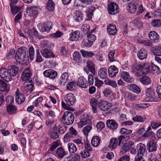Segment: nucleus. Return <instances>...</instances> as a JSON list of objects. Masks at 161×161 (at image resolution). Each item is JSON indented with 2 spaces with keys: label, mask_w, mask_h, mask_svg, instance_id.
<instances>
[{
  "label": "nucleus",
  "mask_w": 161,
  "mask_h": 161,
  "mask_svg": "<svg viewBox=\"0 0 161 161\" xmlns=\"http://www.w3.org/2000/svg\"><path fill=\"white\" fill-rule=\"evenodd\" d=\"M140 3V0H135L130 3L127 7L128 11L130 13H134Z\"/></svg>",
  "instance_id": "6"
},
{
  "label": "nucleus",
  "mask_w": 161,
  "mask_h": 161,
  "mask_svg": "<svg viewBox=\"0 0 161 161\" xmlns=\"http://www.w3.org/2000/svg\"><path fill=\"white\" fill-rule=\"evenodd\" d=\"M54 122V120L53 119H46L45 123L46 125L49 127L51 126L52 125H53Z\"/></svg>",
  "instance_id": "59"
},
{
  "label": "nucleus",
  "mask_w": 161,
  "mask_h": 161,
  "mask_svg": "<svg viewBox=\"0 0 161 161\" xmlns=\"http://www.w3.org/2000/svg\"><path fill=\"white\" fill-rule=\"evenodd\" d=\"M43 74L46 77L54 79L57 76V73L53 70L48 69L44 72Z\"/></svg>",
  "instance_id": "12"
},
{
  "label": "nucleus",
  "mask_w": 161,
  "mask_h": 161,
  "mask_svg": "<svg viewBox=\"0 0 161 161\" xmlns=\"http://www.w3.org/2000/svg\"><path fill=\"white\" fill-rule=\"evenodd\" d=\"M38 8L36 6H32L30 7L28 10L30 16L34 17H36L38 14Z\"/></svg>",
  "instance_id": "24"
},
{
  "label": "nucleus",
  "mask_w": 161,
  "mask_h": 161,
  "mask_svg": "<svg viewBox=\"0 0 161 161\" xmlns=\"http://www.w3.org/2000/svg\"><path fill=\"white\" fill-rule=\"evenodd\" d=\"M150 72H153L154 74H158L160 72V69L158 66L155 65L154 64H152L150 67Z\"/></svg>",
  "instance_id": "46"
},
{
  "label": "nucleus",
  "mask_w": 161,
  "mask_h": 161,
  "mask_svg": "<svg viewBox=\"0 0 161 161\" xmlns=\"http://www.w3.org/2000/svg\"><path fill=\"white\" fill-rule=\"evenodd\" d=\"M83 17V13L82 11L80 10L76 11L75 17V21L80 22L82 20Z\"/></svg>",
  "instance_id": "36"
},
{
  "label": "nucleus",
  "mask_w": 161,
  "mask_h": 161,
  "mask_svg": "<svg viewBox=\"0 0 161 161\" xmlns=\"http://www.w3.org/2000/svg\"><path fill=\"white\" fill-rule=\"evenodd\" d=\"M64 99L66 103L62 102V107L64 109L71 111H73L74 109L71 106L74 105L76 102V98L75 95L71 93H69L65 95Z\"/></svg>",
  "instance_id": "2"
},
{
  "label": "nucleus",
  "mask_w": 161,
  "mask_h": 161,
  "mask_svg": "<svg viewBox=\"0 0 161 161\" xmlns=\"http://www.w3.org/2000/svg\"><path fill=\"white\" fill-rule=\"evenodd\" d=\"M105 127L104 123L102 121L98 122L97 125L96 127L98 132L101 131Z\"/></svg>",
  "instance_id": "52"
},
{
  "label": "nucleus",
  "mask_w": 161,
  "mask_h": 161,
  "mask_svg": "<svg viewBox=\"0 0 161 161\" xmlns=\"http://www.w3.org/2000/svg\"><path fill=\"white\" fill-rule=\"evenodd\" d=\"M82 44L84 47H90L92 45V42L87 39L84 40Z\"/></svg>",
  "instance_id": "63"
},
{
  "label": "nucleus",
  "mask_w": 161,
  "mask_h": 161,
  "mask_svg": "<svg viewBox=\"0 0 161 161\" xmlns=\"http://www.w3.org/2000/svg\"><path fill=\"white\" fill-rule=\"evenodd\" d=\"M75 81H70L69 82L66 86L67 89L70 90L73 89V86L76 85V83Z\"/></svg>",
  "instance_id": "58"
},
{
  "label": "nucleus",
  "mask_w": 161,
  "mask_h": 161,
  "mask_svg": "<svg viewBox=\"0 0 161 161\" xmlns=\"http://www.w3.org/2000/svg\"><path fill=\"white\" fill-rule=\"evenodd\" d=\"M132 120L135 122H142L144 120V119L140 115H137L132 118Z\"/></svg>",
  "instance_id": "55"
},
{
  "label": "nucleus",
  "mask_w": 161,
  "mask_h": 161,
  "mask_svg": "<svg viewBox=\"0 0 161 161\" xmlns=\"http://www.w3.org/2000/svg\"><path fill=\"white\" fill-rule=\"evenodd\" d=\"M16 102L19 104H21L25 101V97L24 94L20 93H19L18 91L16 92Z\"/></svg>",
  "instance_id": "20"
},
{
  "label": "nucleus",
  "mask_w": 161,
  "mask_h": 161,
  "mask_svg": "<svg viewBox=\"0 0 161 161\" xmlns=\"http://www.w3.org/2000/svg\"><path fill=\"white\" fill-rule=\"evenodd\" d=\"M62 119L64 120L63 122L64 124L69 125L73 123L75 116L71 112L67 111L64 112L62 117Z\"/></svg>",
  "instance_id": "4"
},
{
  "label": "nucleus",
  "mask_w": 161,
  "mask_h": 161,
  "mask_svg": "<svg viewBox=\"0 0 161 161\" xmlns=\"http://www.w3.org/2000/svg\"><path fill=\"white\" fill-rule=\"evenodd\" d=\"M136 148L138 153L143 155L145 152L146 147L143 144L140 143L137 145Z\"/></svg>",
  "instance_id": "37"
},
{
  "label": "nucleus",
  "mask_w": 161,
  "mask_h": 161,
  "mask_svg": "<svg viewBox=\"0 0 161 161\" xmlns=\"http://www.w3.org/2000/svg\"><path fill=\"white\" fill-rule=\"evenodd\" d=\"M108 71L109 76L113 78L118 74V69L115 66H111L108 68Z\"/></svg>",
  "instance_id": "18"
},
{
  "label": "nucleus",
  "mask_w": 161,
  "mask_h": 161,
  "mask_svg": "<svg viewBox=\"0 0 161 161\" xmlns=\"http://www.w3.org/2000/svg\"><path fill=\"white\" fill-rule=\"evenodd\" d=\"M41 53L42 56L46 58H52L55 57V54L51 50L45 48L41 50Z\"/></svg>",
  "instance_id": "13"
},
{
  "label": "nucleus",
  "mask_w": 161,
  "mask_h": 161,
  "mask_svg": "<svg viewBox=\"0 0 161 161\" xmlns=\"http://www.w3.org/2000/svg\"><path fill=\"white\" fill-rule=\"evenodd\" d=\"M111 103L103 100H101L98 103V108L103 111L108 110L111 108Z\"/></svg>",
  "instance_id": "8"
},
{
  "label": "nucleus",
  "mask_w": 161,
  "mask_h": 161,
  "mask_svg": "<svg viewBox=\"0 0 161 161\" xmlns=\"http://www.w3.org/2000/svg\"><path fill=\"white\" fill-rule=\"evenodd\" d=\"M125 95V98L130 101L134 100L136 98L135 96L131 93L126 92Z\"/></svg>",
  "instance_id": "45"
},
{
  "label": "nucleus",
  "mask_w": 161,
  "mask_h": 161,
  "mask_svg": "<svg viewBox=\"0 0 161 161\" xmlns=\"http://www.w3.org/2000/svg\"><path fill=\"white\" fill-rule=\"evenodd\" d=\"M134 145V142H128L123 144L121 148V151L125 153L129 149L131 148Z\"/></svg>",
  "instance_id": "23"
},
{
  "label": "nucleus",
  "mask_w": 161,
  "mask_h": 161,
  "mask_svg": "<svg viewBox=\"0 0 161 161\" xmlns=\"http://www.w3.org/2000/svg\"><path fill=\"white\" fill-rule=\"evenodd\" d=\"M66 155V151L61 147L58 148L56 151L55 156L58 158H62Z\"/></svg>",
  "instance_id": "14"
},
{
  "label": "nucleus",
  "mask_w": 161,
  "mask_h": 161,
  "mask_svg": "<svg viewBox=\"0 0 161 161\" xmlns=\"http://www.w3.org/2000/svg\"><path fill=\"white\" fill-rule=\"evenodd\" d=\"M55 8V3L53 1L49 0L47 2L46 6L47 8L50 11H52L54 10Z\"/></svg>",
  "instance_id": "40"
},
{
  "label": "nucleus",
  "mask_w": 161,
  "mask_h": 161,
  "mask_svg": "<svg viewBox=\"0 0 161 161\" xmlns=\"http://www.w3.org/2000/svg\"><path fill=\"white\" fill-rule=\"evenodd\" d=\"M29 57L30 60L33 59L35 56V52L34 48L32 47H30L29 50Z\"/></svg>",
  "instance_id": "50"
},
{
  "label": "nucleus",
  "mask_w": 161,
  "mask_h": 161,
  "mask_svg": "<svg viewBox=\"0 0 161 161\" xmlns=\"http://www.w3.org/2000/svg\"><path fill=\"white\" fill-rule=\"evenodd\" d=\"M95 65L94 63L91 61H88L86 64V65L85 68H84V70L85 72L88 74L91 72L92 74H90L88 75V80H93L94 78L95 80H100L95 75Z\"/></svg>",
  "instance_id": "3"
},
{
  "label": "nucleus",
  "mask_w": 161,
  "mask_h": 161,
  "mask_svg": "<svg viewBox=\"0 0 161 161\" xmlns=\"http://www.w3.org/2000/svg\"><path fill=\"white\" fill-rule=\"evenodd\" d=\"M66 130V127L64 125H59L58 127V130L61 134H64Z\"/></svg>",
  "instance_id": "56"
},
{
  "label": "nucleus",
  "mask_w": 161,
  "mask_h": 161,
  "mask_svg": "<svg viewBox=\"0 0 161 161\" xmlns=\"http://www.w3.org/2000/svg\"><path fill=\"white\" fill-rule=\"evenodd\" d=\"M80 52L82 56L84 57H92L95 55V54L92 52H88L83 49H81Z\"/></svg>",
  "instance_id": "33"
},
{
  "label": "nucleus",
  "mask_w": 161,
  "mask_h": 161,
  "mask_svg": "<svg viewBox=\"0 0 161 161\" xmlns=\"http://www.w3.org/2000/svg\"><path fill=\"white\" fill-rule=\"evenodd\" d=\"M92 129V126L90 125H87L84 128L83 132L85 135H87L91 129Z\"/></svg>",
  "instance_id": "57"
},
{
  "label": "nucleus",
  "mask_w": 161,
  "mask_h": 161,
  "mask_svg": "<svg viewBox=\"0 0 161 161\" xmlns=\"http://www.w3.org/2000/svg\"><path fill=\"white\" fill-rule=\"evenodd\" d=\"M52 23L50 22L42 24H39V29L41 31L49 32L52 28Z\"/></svg>",
  "instance_id": "9"
},
{
  "label": "nucleus",
  "mask_w": 161,
  "mask_h": 161,
  "mask_svg": "<svg viewBox=\"0 0 161 161\" xmlns=\"http://www.w3.org/2000/svg\"><path fill=\"white\" fill-rule=\"evenodd\" d=\"M90 26L87 24L83 25L81 27V29L85 34H86L89 30Z\"/></svg>",
  "instance_id": "53"
},
{
  "label": "nucleus",
  "mask_w": 161,
  "mask_h": 161,
  "mask_svg": "<svg viewBox=\"0 0 161 161\" xmlns=\"http://www.w3.org/2000/svg\"><path fill=\"white\" fill-rule=\"evenodd\" d=\"M91 123V120L90 119L88 118H86L80 120L78 123V125L80 127H82L87 124H90Z\"/></svg>",
  "instance_id": "35"
},
{
  "label": "nucleus",
  "mask_w": 161,
  "mask_h": 161,
  "mask_svg": "<svg viewBox=\"0 0 161 161\" xmlns=\"http://www.w3.org/2000/svg\"><path fill=\"white\" fill-rule=\"evenodd\" d=\"M156 145L157 144L154 140H151L147 143V149L149 152H155L157 150Z\"/></svg>",
  "instance_id": "11"
},
{
  "label": "nucleus",
  "mask_w": 161,
  "mask_h": 161,
  "mask_svg": "<svg viewBox=\"0 0 161 161\" xmlns=\"http://www.w3.org/2000/svg\"><path fill=\"white\" fill-rule=\"evenodd\" d=\"M16 61L22 65L27 66L29 63L28 50L24 47L19 48L15 55Z\"/></svg>",
  "instance_id": "1"
},
{
  "label": "nucleus",
  "mask_w": 161,
  "mask_h": 161,
  "mask_svg": "<svg viewBox=\"0 0 161 161\" xmlns=\"http://www.w3.org/2000/svg\"><path fill=\"white\" fill-rule=\"evenodd\" d=\"M76 84L81 88H85L87 87L88 83L87 81H77Z\"/></svg>",
  "instance_id": "47"
},
{
  "label": "nucleus",
  "mask_w": 161,
  "mask_h": 161,
  "mask_svg": "<svg viewBox=\"0 0 161 161\" xmlns=\"http://www.w3.org/2000/svg\"><path fill=\"white\" fill-rule=\"evenodd\" d=\"M127 88L129 90L136 94H139L141 92V89L139 87L135 84L129 85L127 86Z\"/></svg>",
  "instance_id": "25"
},
{
  "label": "nucleus",
  "mask_w": 161,
  "mask_h": 161,
  "mask_svg": "<svg viewBox=\"0 0 161 161\" xmlns=\"http://www.w3.org/2000/svg\"><path fill=\"white\" fill-rule=\"evenodd\" d=\"M150 66L147 63L138 65L136 67V69L138 71H141L142 74H147L150 72Z\"/></svg>",
  "instance_id": "7"
},
{
  "label": "nucleus",
  "mask_w": 161,
  "mask_h": 161,
  "mask_svg": "<svg viewBox=\"0 0 161 161\" xmlns=\"http://www.w3.org/2000/svg\"><path fill=\"white\" fill-rule=\"evenodd\" d=\"M149 36L153 42H157L159 41V35L154 31H151L149 33Z\"/></svg>",
  "instance_id": "19"
},
{
  "label": "nucleus",
  "mask_w": 161,
  "mask_h": 161,
  "mask_svg": "<svg viewBox=\"0 0 161 161\" xmlns=\"http://www.w3.org/2000/svg\"><path fill=\"white\" fill-rule=\"evenodd\" d=\"M118 145V139L116 138H111L110 140L108 147L110 150H113L116 148Z\"/></svg>",
  "instance_id": "17"
},
{
  "label": "nucleus",
  "mask_w": 161,
  "mask_h": 161,
  "mask_svg": "<svg viewBox=\"0 0 161 161\" xmlns=\"http://www.w3.org/2000/svg\"><path fill=\"white\" fill-rule=\"evenodd\" d=\"M140 43L144 45L150 46L152 43V42L148 40H141Z\"/></svg>",
  "instance_id": "61"
},
{
  "label": "nucleus",
  "mask_w": 161,
  "mask_h": 161,
  "mask_svg": "<svg viewBox=\"0 0 161 161\" xmlns=\"http://www.w3.org/2000/svg\"><path fill=\"white\" fill-rule=\"evenodd\" d=\"M151 24L154 27H160L161 26V20L159 19H154L152 21Z\"/></svg>",
  "instance_id": "49"
},
{
  "label": "nucleus",
  "mask_w": 161,
  "mask_h": 161,
  "mask_svg": "<svg viewBox=\"0 0 161 161\" xmlns=\"http://www.w3.org/2000/svg\"><path fill=\"white\" fill-rule=\"evenodd\" d=\"M114 52L111 51L108 54V57L110 61L111 62H113L116 61L115 58L114 56Z\"/></svg>",
  "instance_id": "60"
},
{
  "label": "nucleus",
  "mask_w": 161,
  "mask_h": 161,
  "mask_svg": "<svg viewBox=\"0 0 161 161\" xmlns=\"http://www.w3.org/2000/svg\"><path fill=\"white\" fill-rule=\"evenodd\" d=\"M101 141V139L98 136H94L91 140V144L93 147H97L99 145Z\"/></svg>",
  "instance_id": "29"
},
{
  "label": "nucleus",
  "mask_w": 161,
  "mask_h": 161,
  "mask_svg": "<svg viewBox=\"0 0 161 161\" xmlns=\"http://www.w3.org/2000/svg\"><path fill=\"white\" fill-rule=\"evenodd\" d=\"M107 70L104 68H101L99 72V75L100 78L103 79H105V80H108V78H106Z\"/></svg>",
  "instance_id": "34"
},
{
  "label": "nucleus",
  "mask_w": 161,
  "mask_h": 161,
  "mask_svg": "<svg viewBox=\"0 0 161 161\" xmlns=\"http://www.w3.org/2000/svg\"><path fill=\"white\" fill-rule=\"evenodd\" d=\"M17 110L15 106L11 104H8L7 107V112L9 115L16 113Z\"/></svg>",
  "instance_id": "26"
},
{
  "label": "nucleus",
  "mask_w": 161,
  "mask_h": 161,
  "mask_svg": "<svg viewBox=\"0 0 161 161\" xmlns=\"http://www.w3.org/2000/svg\"><path fill=\"white\" fill-rule=\"evenodd\" d=\"M50 137L53 140L58 138L59 136V134L57 131L56 129H54L50 133Z\"/></svg>",
  "instance_id": "43"
},
{
  "label": "nucleus",
  "mask_w": 161,
  "mask_h": 161,
  "mask_svg": "<svg viewBox=\"0 0 161 161\" xmlns=\"http://www.w3.org/2000/svg\"><path fill=\"white\" fill-rule=\"evenodd\" d=\"M18 68L15 65L12 66L11 68L9 69V75L10 77L15 76L18 73Z\"/></svg>",
  "instance_id": "32"
},
{
  "label": "nucleus",
  "mask_w": 161,
  "mask_h": 161,
  "mask_svg": "<svg viewBox=\"0 0 161 161\" xmlns=\"http://www.w3.org/2000/svg\"><path fill=\"white\" fill-rule=\"evenodd\" d=\"M152 51L154 55L157 56H161V46H156L153 47L152 48Z\"/></svg>",
  "instance_id": "31"
},
{
  "label": "nucleus",
  "mask_w": 161,
  "mask_h": 161,
  "mask_svg": "<svg viewBox=\"0 0 161 161\" xmlns=\"http://www.w3.org/2000/svg\"><path fill=\"white\" fill-rule=\"evenodd\" d=\"M96 38V36L92 34H90L87 36V39L90 42H91L92 44L93 42L95 41Z\"/></svg>",
  "instance_id": "62"
},
{
  "label": "nucleus",
  "mask_w": 161,
  "mask_h": 161,
  "mask_svg": "<svg viewBox=\"0 0 161 161\" xmlns=\"http://www.w3.org/2000/svg\"><path fill=\"white\" fill-rule=\"evenodd\" d=\"M80 158L79 154L75 153L72 155V161H80Z\"/></svg>",
  "instance_id": "64"
},
{
  "label": "nucleus",
  "mask_w": 161,
  "mask_h": 161,
  "mask_svg": "<svg viewBox=\"0 0 161 161\" xmlns=\"http://www.w3.org/2000/svg\"><path fill=\"white\" fill-rule=\"evenodd\" d=\"M147 97L144 99V101L147 102H156V99L154 98L155 92L150 87L147 88L145 91Z\"/></svg>",
  "instance_id": "5"
},
{
  "label": "nucleus",
  "mask_w": 161,
  "mask_h": 161,
  "mask_svg": "<svg viewBox=\"0 0 161 161\" xmlns=\"http://www.w3.org/2000/svg\"><path fill=\"white\" fill-rule=\"evenodd\" d=\"M106 124L107 127L112 130L116 129L118 126V124L113 119L107 120Z\"/></svg>",
  "instance_id": "21"
},
{
  "label": "nucleus",
  "mask_w": 161,
  "mask_h": 161,
  "mask_svg": "<svg viewBox=\"0 0 161 161\" xmlns=\"http://www.w3.org/2000/svg\"><path fill=\"white\" fill-rule=\"evenodd\" d=\"M118 7L115 3H112L109 4L108 9L109 13L110 14H114L118 12Z\"/></svg>",
  "instance_id": "15"
},
{
  "label": "nucleus",
  "mask_w": 161,
  "mask_h": 161,
  "mask_svg": "<svg viewBox=\"0 0 161 161\" xmlns=\"http://www.w3.org/2000/svg\"><path fill=\"white\" fill-rule=\"evenodd\" d=\"M133 23L134 25L138 28H140L142 26V22L140 18L136 19L134 20Z\"/></svg>",
  "instance_id": "48"
},
{
  "label": "nucleus",
  "mask_w": 161,
  "mask_h": 161,
  "mask_svg": "<svg viewBox=\"0 0 161 161\" xmlns=\"http://www.w3.org/2000/svg\"><path fill=\"white\" fill-rule=\"evenodd\" d=\"M9 71L6 68H2L0 69V76L4 80H7V79H8L10 80L13 79L12 77L9 75Z\"/></svg>",
  "instance_id": "10"
},
{
  "label": "nucleus",
  "mask_w": 161,
  "mask_h": 161,
  "mask_svg": "<svg viewBox=\"0 0 161 161\" xmlns=\"http://www.w3.org/2000/svg\"><path fill=\"white\" fill-rule=\"evenodd\" d=\"M107 32L110 35H114L117 32L116 25L113 24H109L107 30Z\"/></svg>",
  "instance_id": "22"
},
{
  "label": "nucleus",
  "mask_w": 161,
  "mask_h": 161,
  "mask_svg": "<svg viewBox=\"0 0 161 161\" xmlns=\"http://www.w3.org/2000/svg\"><path fill=\"white\" fill-rule=\"evenodd\" d=\"M67 146L69 151L70 153H75L77 150L76 146L73 143H69Z\"/></svg>",
  "instance_id": "41"
},
{
  "label": "nucleus",
  "mask_w": 161,
  "mask_h": 161,
  "mask_svg": "<svg viewBox=\"0 0 161 161\" xmlns=\"http://www.w3.org/2000/svg\"><path fill=\"white\" fill-rule=\"evenodd\" d=\"M70 37L69 40L71 41H75L79 39L81 35H80V32L78 31H75L72 32L70 34Z\"/></svg>",
  "instance_id": "16"
},
{
  "label": "nucleus",
  "mask_w": 161,
  "mask_h": 161,
  "mask_svg": "<svg viewBox=\"0 0 161 161\" xmlns=\"http://www.w3.org/2000/svg\"><path fill=\"white\" fill-rule=\"evenodd\" d=\"M23 85L25 87H27L30 92H31L34 88V85L32 81H26Z\"/></svg>",
  "instance_id": "38"
},
{
  "label": "nucleus",
  "mask_w": 161,
  "mask_h": 161,
  "mask_svg": "<svg viewBox=\"0 0 161 161\" xmlns=\"http://www.w3.org/2000/svg\"><path fill=\"white\" fill-rule=\"evenodd\" d=\"M31 73L28 69H26L22 74V80H28L30 79Z\"/></svg>",
  "instance_id": "27"
},
{
  "label": "nucleus",
  "mask_w": 161,
  "mask_h": 161,
  "mask_svg": "<svg viewBox=\"0 0 161 161\" xmlns=\"http://www.w3.org/2000/svg\"><path fill=\"white\" fill-rule=\"evenodd\" d=\"M73 56L74 60L77 63H79L81 62V56L78 52H74Z\"/></svg>",
  "instance_id": "42"
},
{
  "label": "nucleus",
  "mask_w": 161,
  "mask_h": 161,
  "mask_svg": "<svg viewBox=\"0 0 161 161\" xmlns=\"http://www.w3.org/2000/svg\"><path fill=\"white\" fill-rule=\"evenodd\" d=\"M153 132L152 131V128L150 126H149L145 132L142 135V137L143 138L147 137L153 136Z\"/></svg>",
  "instance_id": "39"
},
{
  "label": "nucleus",
  "mask_w": 161,
  "mask_h": 161,
  "mask_svg": "<svg viewBox=\"0 0 161 161\" xmlns=\"http://www.w3.org/2000/svg\"><path fill=\"white\" fill-rule=\"evenodd\" d=\"M43 59L41 55L39 50L37 49L36 50V62L40 63L42 62Z\"/></svg>",
  "instance_id": "51"
},
{
  "label": "nucleus",
  "mask_w": 161,
  "mask_h": 161,
  "mask_svg": "<svg viewBox=\"0 0 161 161\" xmlns=\"http://www.w3.org/2000/svg\"><path fill=\"white\" fill-rule=\"evenodd\" d=\"M10 6L12 11V13L14 15L19 12L21 9L20 7H17L16 6L10 5Z\"/></svg>",
  "instance_id": "44"
},
{
  "label": "nucleus",
  "mask_w": 161,
  "mask_h": 161,
  "mask_svg": "<svg viewBox=\"0 0 161 161\" xmlns=\"http://www.w3.org/2000/svg\"><path fill=\"white\" fill-rule=\"evenodd\" d=\"M7 87V85L5 81H0V91L4 92Z\"/></svg>",
  "instance_id": "54"
},
{
  "label": "nucleus",
  "mask_w": 161,
  "mask_h": 161,
  "mask_svg": "<svg viewBox=\"0 0 161 161\" xmlns=\"http://www.w3.org/2000/svg\"><path fill=\"white\" fill-rule=\"evenodd\" d=\"M137 55L139 59L143 60L147 58V53L144 49H141L138 52Z\"/></svg>",
  "instance_id": "28"
},
{
  "label": "nucleus",
  "mask_w": 161,
  "mask_h": 161,
  "mask_svg": "<svg viewBox=\"0 0 161 161\" xmlns=\"http://www.w3.org/2000/svg\"><path fill=\"white\" fill-rule=\"evenodd\" d=\"M121 76L124 80H133V78L130 76L129 73L126 71H122Z\"/></svg>",
  "instance_id": "30"
}]
</instances>
